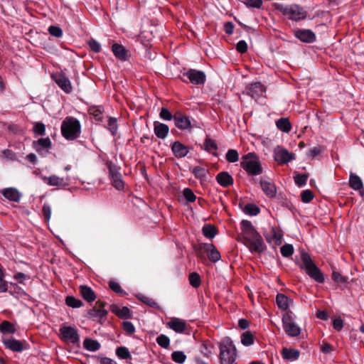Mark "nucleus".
Here are the masks:
<instances>
[{
	"label": "nucleus",
	"instance_id": "obj_60",
	"mask_svg": "<svg viewBox=\"0 0 364 364\" xmlns=\"http://www.w3.org/2000/svg\"><path fill=\"white\" fill-rule=\"evenodd\" d=\"M157 343L164 348H167L170 345L169 338L165 335H160L156 338Z\"/></svg>",
	"mask_w": 364,
	"mask_h": 364
},
{
	"label": "nucleus",
	"instance_id": "obj_56",
	"mask_svg": "<svg viewBox=\"0 0 364 364\" xmlns=\"http://www.w3.org/2000/svg\"><path fill=\"white\" fill-rule=\"evenodd\" d=\"M183 196L188 203H193L197 198L193 191L189 188H186L183 189Z\"/></svg>",
	"mask_w": 364,
	"mask_h": 364
},
{
	"label": "nucleus",
	"instance_id": "obj_38",
	"mask_svg": "<svg viewBox=\"0 0 364 364\" xmlns=\"http://www.w3.org/2000/svg\"><path fill=\"white\" fill-rule=\"evenodd\" d=\"M83 346L87 350L95 352L100 348V344L95 340L86 338L83 342Z\"/></svg>",
	"mask_w": 364,
	"mask_h": 364
},
{
	"label": "nucleus",
	"instance_id": "obj_37",
	"mask_svg": "<svg viewBox=\"0 0 364 364\" xmlns=\"http://www.w3.org/2000/svg\"><path fill=\"white\" fill-rule=\"evenodd\" d=\"M331 279L335 283L337 284L338 286H341L342 284L346 285L348 280V277L343 276L339 272L336 270H333Z\"/></svg>",
	"mask_w": 364,
	"mask_h": 364
},
{
	"label": "nucleus",
	"instance_id": "obj_41",
	"mask_svg": "<svg viewBox=\"0 0 364 364\" xmlns=\"http://www.w3.org/2000/svg\"><path fill=\"white\" fill-rule=\"evenodd\" d=\"M112 185L117 190L121 191L124 188V182L122 180V174L109 178Z\"/></svg>",
	"mask_w": 364,
	"mask_h": 364
},
{
	"label": "nucleus",
	"instance_id": "obj_13",
	"mask_svg": "<svg viewBox=\"0 0 364 364\" xmlns=\"http://www.w3.org/2000/svg\"><path fill=\"white\" fill-rule=\"evenodd\" d=\"M193 85H204L206 80V75L203 71L195 69H189L183 74Z\"/></svg>",
	"mask_w": 364,
	"mask_h": 364
},
{
	"label": "nucleus",
	"instance_id": "obj_59",
	"mask_svg": "<svg viewBox=\"0 0 364 364\" xmlns=\"http://www.w3.org/2000/svg\"><path fill=\"white\" fill-rule=\"evenodd\" d=\"M48 31L52 36L60 38L63 36V30L58 26H50Z\"/></svg>",
	"mask_w": 364,
	"mask_h": 364
},
{
	"label": "nucleus",
	"instance_id": "obj_54",
	"mask_svg": "<svg viewBox=\"0 0 364 364\" xmlns=\"http://www.w3.org/2000/svg\"><path fill=\"white\" fill-rule=\"evenodd\" d=\"M33 131L35 134L38 136L46 135V125L43 122L34 123Z\"/></svg>",
	"mask_w": 364,
	"mask_h": 364
},
{
	"label": "nucleus",
	"instance_id": "obj_29",
	"mask_svg": "<svg viewBox=\"0 0 364 364\" xmlns=\"http://www.w3.org/2000/svg\"><path fill=\"white\" fill-rule=\"evenodd\" d=\"M43 181L51 186H65L68 183L65 181L63 178H60L56 175H52L49 177H43Z\"/></svg>",
	"mask_w": 364,
	"mask_h": 364
},
{
	"label": "nucleus",
	"instance_id": "obj_17",
	"mask_svg": "<svg viewBox=\"0 0 364 364\" xmlns=\"http://www.w3.org/2000/svg\"><path fill=\"white\" fill-rule=\"evenodd\" d=\"M171 149L173 156L180 159L188 155L190 151V146L183 144L180 141H175L171 144Z\"/></svg>",
	"mask_w": 364,
	"mask_h": 364
},
{
	"label": "nucleus",
	"instance_id": "obj_30",
	"mask_svg": "<svg viewBox=\"0 0 364 364\" xmlns=\"http://www.w3.org/2000/svg\"><path fill=\"white\" fill-rule=\"evenodd\" d=\"M350 187L360 192L363 191V183L361 178L355 173H350L349 177Z\"/></svg>",
	"mask_w": 364,
	"mask_h": 364
},
{
	"label": "nucleus",
	"instance_id": "obj_25",
	"mask_svg": "<svg viewBox=\"0 0 364 364\" xmlns=\"http://www.w3.org/2000/svg\"><path fill=\"white\" fill-rule=\"evenodd\" d=\"M201 149L210 154H213L215 156H218V153L215 152L218 149V146L216 143V141L208 136L205 139L203 145L201 146Z\"/></svg>",
	"mask_w": 364,
	"mask_h": 364
},
{
	"label": "nucleus",
	"instance_id": "obj_4",
	"mask_svg": "<svg viewBox=\"0 0 364 364\" xmlns=\"http://www.w3.org/2000/svg\"><path fill=\"white\" fill-rule=\"evenodd\" d=\"M272 6L275 10L280 11L284 16H288L289 19L299 21L306 18V11L298 4L284 5L274 3Z\"/></svg>",
	"mask_w": 364,
	"mask_h": 364
},
{
	"label": "nucleus",
	"instance_id": "obj_26",
	"mask_svg": "<svg viewBox=\"0 0 364 364\" xmlns=\"http://www.w3.org/2000/svg\"><path fill=\"white\" fill-rule=\"evenodd\" d=\"M79 289L81 296L86 301L90 303L96 299V294L91 287L87 285H80Z\"/></svg>",
	"mask_w": 364,
	"mask_h": 364
},
{
	"label": "nucleus",
	"instance_id": "obj_2",
	"mask_svg": "<svg viewBox=\"0 0 364 364\" xmlns=\"http://www.w3.org/2000/svg\"><path fill=\"white\" fill-rule=\"evenodd\" d=\"M300 255L302 261V263L299 264L300 269H304L306 274L315 282L323 284L325 281L324 274L316 265L310 255L303 249L300 250Z\"/></svg>",
	"mask_w": 364,
	"mask_h": 364
},
{
	"label": "nucleus",
	"instance_id": "obj_58",
	"mask_svg": "<svg viewBox=\"0 0 364 364\" xmlns=\"http://www.w3.org/2000/svg\"><path fill=\"white\" fill-rule=\"evenodd\" d=\"M159 116L162 119L165 121H170L173 119L174 117V114L173 115L172 113L166 107H162L161 109Z\"/></svg>",
	"mask_w": 364,
	"mask_h": 364
},
{
	"label": "nucleus",
	"instance_id": "obj_50",
	"mask_svg": "<svg viewBox=\"0 0 364 364\" xmlns=\"http://www.w3.org/2000/svg\"><path fill=\"white\" fill-rule=\"evenodd\" d=\"M192 173L198 179H203L206 177L207 170L201 166H195L193 168Z\"/></svg>",
	"mask_w": 364,
	"mask_h": 364
},
{
	"label": "nucleus",
	"instance_id": "obj_20",
	"mask_svg": "<svg viewBox=\"0 0 364 364\" xmlns=\"http://www.w3.org/2000/svg\"><path fill=\"white\" fill-rule=\"evenodd\" d=\"M112 51L116 58L121 61L128 60L130 57L129 52L125 48V47L117 43H115L112 46Z\"/></svg>",
	"mask_w": 364,
	"mask_h": 364
},
{
	"label": "nucleus",
	"instance_id": "obj_1",
	"mask_svg": "<svg viewBox=\"0 0 364 364\" xmlns=\"http://www.w3.org/2000/svg\"><path fill=\"white\" fill-rule=\"evenodd\" d=\"M242 235L237 239L238 242L246 245L251 252L262 253L266 250V245L260 234L257 231L252 223L247 220L240 223Z\"/></svg>",
	"mask_w": 364,
	"mask_h": 364
},
{
	"label": "nucleus",
	"instance_id": "obj_3",
	"mask_svg": "<svg viewBox=\"0 0 364 364\" xmlns=\"http://www.w3.org/2000/svg\"><path fill=\"white\" fill-rule=\"evenodd\" d=\"M240 166L249 176H258L263 172L259 156L255 152H249L242 157Z\"/></svg>",
	"mask_w": 364,
	"mask_h": 364
},
{
	"label": "nucleus",
	"instance_id": "obj_52",
	"mask_svg": "<svg viewBox=\"0 0 364 364\" xmlns=\"http://www.w3.org/2000/svg\"><path fill=\"white\" fill-rule=\"evenodd\" d=\"M226 160L230 163H235L239 160V154L235 149H229L225 155Z\"/></svg>",
	"mask_w": 364,
	"mask_h": 364
},
{
	"label": "nucleus",
	"instance_id": "obj_42",
	"mask_svg": "<svg viewBox=\"0 0 364 364\" xmlns=\"http://www.w3.org/2000/svg\"><path fill=\"white\" fill-rule=\"evenodd\" d=\"M188 280L190 284L194 288H198L201 284V279L199 274L195 272H191L189 274Z\"/></svg>",
	"mask_w": 364,
	"mask_h": 364
},
{
	"label": "nucleus",
	"instance_id": "obj_48",
	"mask_svg": "<svg viewBox=\"0 0 364 364\" xmlns=\"http://www.w3.org/2000/svg\"><path fill=\"white\" fill-rule=\"evenodd\" d=\"M107 125V129L111 132L112 135L115 136L118 129L117 119L112 117H109Z\"/></svg>",
	"mask_w": 364,
	"mask_h": 364
},
{
	"label": "nucleus",
	"instance_id": "obj_39",
	"mask_svg": "<svg viewBox=\"0 0 364 364\" xmlns=\"http://www.w3.org/2000/svg\"><path fill=\"white\" fill-rule=\"evenodd\" d=\"M309 178V173H295L294 176V182L296 186L299 188L304 186L306 184L307 179Z\"/></svg>",
	"mask_w": 364,
	"mask_h": 364
},
{
	"label": "nucleus",
	"instance_id": "obj_45",
	"mask_svg": "<svg viewBox=\"0 0 364 364\" xmlns=\"http://www.w3.org/2000/svg\"><path fill=\"white\" fill-rule=\"evenodd\" d=\"M241 343L246 346H251L254 343L253 335L250 331H245L241 335Z\"/></svg>",
	"mask_w": 364,
	"mask_h": 364
},
{
	"label": "nucleus",
	"instance_id": "obj_11",
	"mask_svg": "<svg viewBox=\"0 0 364 364\" xmlns=\"http://www.w3.org/2000/svg\"><path fill=\"white\" fill-rule=\"evenodd\" d=\"M274 159L279 164H286L295 159V155L287 149L277 146L274 150Z\"/></svg>",
	"mask_w": 364,
	"mask_h": 364
},
{
	"label": "nucleus",
	"instance_id": "obj_12",
	"mask_svg": "<svg viewBox=\"0 0 364 364\" xmlns=\"http://www.w3.org/2000/svg\"><path fill=\"white\" fill-rule=\"evenodd\" d=\"M265 91L266 87L260 82H255L247 85L242 93L257 100Z\"/></svg>",
	"mask_w": 364,
	"mask_h": 364
},
{
	"label": "nucleus",
	"instance_id": "obj_23",
	"mask_svg": "<svg viewBox=\"0 0 364 364\" xmlns=\"http://www.w3.org/2000/svg\"><path fill=\"white\" fill-rule=\"evenodd\" d=\"M154 132L158 138L164 139L168 134L169 127L167 124L156 121L154 122Z\"/></svg>",
	"mask_w": 364,
	"mask_h": 364
},
{
	"label": "nucleus",
	"instance_id": "obj_15",
	"mask_svg": "<svg viewBox=\"0 0 364 364\" xmlns=\"http://www.w3.org/2000/svg\"><path fill=\"white\" fill-rule=\"evenodd\" d=\"M203 250L208 254L209 259L215 263L221 258L220 252L213 243H201L199 245L198 251Z\"/></svg>",
	"mask_w": 364,
	"mask_h": 364
},
{
	"label": "nucleus",
	"instance_id": "obj_57",
	"mask_svg": "<svg viewBox=\"0 0 364 364\" xmlns=\"http://www.w3.org/2000/svg\"><path fill=\"white\" fill-rule=\"evenodd\" d=\"M314 197V193L311 190L306 189L301 193V199L303 203H309L313 200Z\"/></svg>",
	"mask_w": 364,
	"mask_h": 364
},
{
	"label": "nucleus",
	"instance_id": "obj_6",
	"mask_svg": "<svg viewBox=\"0 0 364 364\" xmlns=\"http://www.w3.org/2000/svg\"><path fill=\"white\" fill-rule=\"evenodd\" d=\"M220 360L221 364H232L237 357L236 348L229 338H225L220 343Z\"/></svg>",
	"mask_w": 364,
	"mask_h": 364
},
{
	"label": "nucleus",
	"instance_id": "obj_36",
	"mask_svg": "<svg viewBox=\"0 0 364 364\" xmlns=\"http://www.w3.org/2000/svg\"><path fill=\"white\" fill-rule=\"evenodd\" d=\"M106 166L108 169L109 178H112L121 174V168L117 166L112 161H107Z\"/></svg>",
	"mask_w": 364,
	"mask_h": 364
},
{
	"label": "nucleus",
	"instance_id": "obj_28",
	"mask_svg": "<svg viewBox=\"0 0 364 364\" xmlns=\"http://www.w3.org/2000/svg\"><path fill=\"white\" fill-rule=\"evenodd\" d=\"M6 348L16 352H21L23 350V343L20 341H17L14 338L2 340Z\"/></svg>",
	"mask_w": 364,
	"mask_h": 364
},
{
	"label": "nucleus",
	"instance_id": "obj_63",
	"mask_svg": "<svg viewBox=\"0 0 364 364\" xmlns=\"http://www.w3.org/2000/svg\"><path fill=\"white\" fill-rule=\"evenodd\" d=\"M90 114H92L94 116L95 120H97V121L102 120V111L101 107H93L90 109Z\"/></svg>",
	"mask_w": 364,
	"mask_h": 364
},
{
	"label": "nucleus",
	"instance_id": "obj_10",
	"mask_svg": "<svg viewBox=\"0 0 364 364\" xmlns=\"http://www.w3.org/2000/svg\"><path fill=\"white\" fill-rule=\"evenodd\" d=\"M52 146V142L49 137L41 138L32 142L33 149L42 156H46L50 152L49 149Z\"/></svg>",
	"mask_w": 364,
	"mask_h": 364
},
{
	"label": "nucleus",
	"instance_id": "obj_22",
	"mask_svg": "<svg viewBox=\"0 0 364 364\" xmlns=\"http://www.w3.org/2000/svg\"><path fill=\"white\" fill-rule=\"evenodd\" d=\"M168 326L177 333H188L189 328L182 320H170Z\"/></svg>",
	"mask_w": 364,
	"mask_h": 364
},
{
	"label": "nucleus",
	"instance_id": "obj_32",
	"mask_svg": "<svg viewBox=\"0 0 364 364\" xmlns=\"http://www.w3.org/2000/svg\"><path fill=\"white\" fill-rule=\"evenodd\" d=\"M239 207L243 210V212L251 216H256L260 213L259 208L253 203H247L243 206V203L240 202Z\"/></svg>",
	"mask_w": 364,
	"mask_h": 364
},
{
	"label": "nucleus",
	"instance_id": "obj_49",
	"mask_svg": "<svg viewBox=\"0 0 364 364\" xmlns=\"http://www.w3.org/2000/svg\"><path fill=\"white\" fill-rule=\"evenodd\" d=\"M109 287L115 293L118 294L120 296L127 295V292L122 289L119 283L114 281H109Z\"/></svg>",
	"mask_w": 364,
	"mask_h": 364
},
{
	"label": "nucleus",
	"instance_id": "obj_24",
	"mask_svg": "<svg viewBox=\"0 0 364 364\" xmlns=\"http://www.w3.org/2000/svg\"><path fill=\"white\" fill-rule=\"evenodd\" d=\"M216 181L223 187H228L233 184V178L227 171L219 173L215 177Z\"/></svg>",
	"mask_w": 364,
	"mask_h": 364
},
{
	"label": "nucleus",
	"instance_id": "obj_64",
	"mask_svg": "<svg viewBox=\"0 0 364 364\" xmlns=\"http://www.w3.org/2000/svg\"><path fill=\"white\" fill-rule=\"evenodd\" d=\"M248 46L245 41L241 40L236 45V50L238 53L242 54L247 51Z\"/></svg>",
	"mask_w": 364,
	"mask_h": 364
},
{
	"label": "nucleus",
	"instance_id": "obj_31",
	"mask_svg": "<svg viewBox=\"0 0 364 364\" xmlns=\"http://www.w3.org/2000/svg\"><path fill=\"white\" fill-rule=\"evenodd\" d=\"M3 196L9 200L18 202L21 199V193L14 188H7L2 191Z\"/></svg>",
	"mask_w": 364,
	"mask_h": 364
},
{
	"label": "nucleus",
	"instance_id": "obj_16",
	"mask_svg": "<svg viewBox=\"0 0 364 364\" xmlns=\"http://www.w3.org/2000/svg\"><path fill=\"white\" fill-rule=\"evenodd\" d=\"M294 35L299 41L306 43H311L316 40V34L310 29H295Z\"/></svg>",
	"mask_w": 364,
	"mask_h": 364
},
{
	"label": "nucleus",
	"instance_id": "obj_14",
	"mask_svg": "<svg viewBox=\"0 0 364 364\" xmlns=\"http://www.w3.org/2000/svg\"><path fill=\"white\" fill-rule=\"evenodd\" d=\"M52 79L65 93L69 94L73 90L71 82L68 77L62 72L53 73Z\"/></svg>",
	"mask_w": 364,
	"mask_h": 364
},
{
	"label": "nucleus",
	"instance_id": "obj_51",
	"mask_svg": "<svg viewBox=\"0 0 364 364\" xmlns=\"http://www.w3.org/2000/svg\"><path fill=\"white\" fill-rule=\"evenodd\" d=\"M172 360L177 363H183L186 359V355L183 351H173L171 354Z\"/></svg>",
	"mask_w": 364,
	"mask_h": 364
},
{
	"label": "nucleus",
	"instance_id": "obj_35",
	"mask_svg": "<svg viewBox=\"0 0 364 364\" xmlns=\"http://www.w3.org/2000/svg\"><path fill=\"white\" fill-rule=\"evenodd\" d=\"M203 235L208 239H213L218 234V229L211 224H205L202 228Z\"/></svg>",
	"mask_w": 364,
	"mask_h": 364
},
{
	"label": "nucleus",
	"instance_id": "obj_21",
	"mask_svg": "<svg viewBox=\"0 0 364 364\" xmlns=\"http://www.w3.org/2000/svg\"><path fill=\"white\" fill-rule=\"evenodd\" d=\"M109 311L114 314L119 318H132L130 309L127 306L120 308L117 304H112L109 306Z\"/></svg>",
	"mask_w": 364,
	"mask_h": 364
},
{
	"label": "nucleus",
	"instance_id": "obj_7",
	"mask_svg": "<svg viewBox=\"0 0 364 364\" xmlns=\"http://www.w3.org/2000/svg\"><path fill=\"white\" fill-rule=\"evenodd\" d=\"M175 126L181 130L191 129L193 127H199L197 121L192 117L186 115L181 112H176L173 117Z\"/></svg>",
	"mask_w": 364,
	"mask_h": 364
},
{
	"label": "nucleus",
	"instance_id": "obj_47",
	"mask_svg": "<svg viewBox=\"0 0 364 364\" xmlns=\"http://www.w3.org/2000/svg\"><path fill=\"white\" fill-rule=\"evenodd\" d=\"M213 350V345L208 341H203L201 344L200 352L206 357H209Z\"/></svg>",
	"mask_w": 364,
	"mask_h": 364
},
{
	"label": "nucleus",
	"instance_id": "obj_27",
	"mask_svg": "<svg viewBox=\"0 0 364 364\" xmlns=\"http://www.w3.org/2000/svg\"><path fill=\"white\" fill-rule=\"evenodd\" d=\"M260 186L264 193L269 198H274L276 196L277 188L274 183L260 180Z\"/></svg>",
	"mask_w": 364,
	"mask_h": 364
},
{
	"label": "nucleus",
	"instance_id": "obj_62",
	"mask_svg": "<svg viewBox=\"0 0 364 364\" xmlns=\"http://www.w3.org/2000/svg\"><path fill=\"white\" fill-rule=\"evenodd\" d=\"M87 44L90 50L96 53H100L101 50V46L96 40L91 38L87 41Z\"/></svg>",
	"mask_w": 364,
	"mask_h": 364
},
{
	"label": "nucleus",
	"instance_id": "obj_44",
	"mask_svg": "<svg viewBox=\"0 0 364 364\" xmlns=\"http://www.w3.org/2000/svg\"><path fill=\"white\" fill-rule=\"evenodd\" d=\"M136 296L141 301L146 304L149 306L151 308L159 309V306L153 299L141 294H138Z\"/></svg>",
	"mask_w": 364,
	"mask_h": 364
},
{
	"label": "nucleus",
	"instance_id": "obj_61",
	"mask_svg": "<svg viewBox=\"0 0 364 364\" xmlns=\"http://www.w3.org/2000/svg\"><path fill=\"white\" fill-rule=\"evenodd\" d=\"M122 327L123 330L129 335H132L135 331L134 325L128 321H123L122 323Z\"/></svg>",
	"mask_w": 364,
	"mask_h": 364
},
{
	"label": "nucleus",
	"instance_id": "obj_19",
	"mask_svg": "<svg viewBox=\"0 0 364 364\" xmlns=\"http://www.w3.org/2000/svg\"><path fill=\"white\" fill-rule=\"evenodd\" d=\"M285 333L291 337L297 336L301 333V328L294 320H282Z\"/></svg>",
	"mask_w": 364,
	"mask_h": 364
},
{
	"label": "nucleus",
	"instance_id": "obj_9",
	"mask_svg": "<svg viewBox=\"0 0 364 364\" xmlns=\"http://www.w3.org/2000/svg\"><path fill=\"white\" fill-rule=\"evenodd\" d=\"M293 300L286 296L284 294L278 293L276 296V303L279 309H281L284 314L282 318H294L296 316L294 313L289 309Z\"/></svg>",
	"mask_w": 364,
	"mask_h": 364
},
{
	"label": "nucleus",
	"instance_id": "obj_8",
	"mask_svg": "<svg viewBox=\"0 0 364 364\" xmlns=\"http://www.w3.org/2000/svg\"><path fill=\"white\" fill-rule=\"evenodd\" d=\"M59 337L67 343L77 344L80 341V337L77 330L75 327L63 324L59 329Z\"/></svg>",
	"mask_w": 364,
	"mask_h": 364
},
{
	"label": "nucleus",
	"instance_id": "obj_55",
	"mask_svg": "<svg viewBox=\"0 0 364 364\" xmlns=\"http://www.w3.org/2000/svg\"><path fill=\"white\" fill-rule=\"evenodd\" d=\"M281 254L284 257H289L294 253V247L290 244H285L280 248Z\"/></svg>",
	"mask_w": 364,
	"mask_h": 364
},
{
	"label": "nucleus",
	"instance_id": "obj_43",
	"mask_svg": "<svg viewBox=\"0 0 364 364\" xmlns=\"http://www.w3.org/2000/svg\"><path fill=\"white\" fill-rule=\"evenodd\" d=\"M15 331L14 326L6 320L0 324V332L3 333H14Z\"/></svg>",
	"mask_w": 364,
	"mask_h": 364
},
{
	"label": "nucleus",
	"instance_id": "obj_5",
	"mask_svg": "<svg viewBox=\"0 0 364 364\" xmlns=\"http://www.w3.org/2000/svg\"><path fill=\"white\" fill-rule=\"evenodd\" d=\"M81 132L80 121L73 117H67L61 124V134L67 140L77 139Z\"/></svg>",
	"mask_w": 364,
	"mask_h": 364
},
{
	"label": "nucleus",
	"instance_id": "obj_40",
	"mask_svg": "<svg viewBox=\"0 0 364 364\" xmlns=\"http://www.w3.org/2000/svg\"><path fill=\"white\" fill-rule=\"evenodd\" d=\"M65 304L72 308H79L83 306V303L80 299H76L73 296H68L65 297Z\"/></svg>",
	"mask_w": 364,
	"mask_h": 364
},
{
	"label": "nucleus",
	"instance_id": "obj_33",
	"mask_svg": "<svg viewBox=\"0 0 364 364\" xmlns=\"http://www.w3.org/2000/svg\"><path fill=\"white\" fill-rule=\"evenodd\" d=\"M282 355L284 359L292 361L299 358L300 353L296 349L284 348L282 350Z\"/></svg>",
	"mask_w": 364,
	"mask_h": 364
},
{
	"label": "nucleus",
	"instance_id": "obj_34",
	"mask_svg": "<svg viewBox=\"0 0 364 364\" xmlns=\"http://www.w3.org/2000/svg\"><path fill=\"white\" fill-rule=\"evenodd\" d=\"M276 125L283 132L289 133L291 129V124L288 118L282 117L277 119Z\"/></svg>",
	"mask_w": 364,
	"mask_h": 364
},
{
	"label": "nucleus",
	"instance_id": "obj_53",
	"mask_svg": "<svg viewBox=\"0 0 364 364\" xmlns=\"http://www.w3.org/2000/svg\"><path fill=\"white\" fill-rule=\"evenodd\" d=\"M117 355L121 359L131 358V354L127 348L121 346L116 349Z\"/></svg>",
	"mask_w": 364,
	"mask_h": 364
},
{
	"label": "nucleus",
	"instance_id": "obj_46",
	"mask_svg": "<svg viewBox=\"0 0 364 364\" xmlns=\"http://www.w3.org/2000/svg\"><path fill=\"white\" fill-rule=\"evenodd\" d=\"M10 294H13L16 298L20 299L23 295V291L21 287H18L16 284L11 283L8 287V290Z\"/></svg>",
	"mask_w": 364,
	"mask_h": 364
},
{
	"label": "nucleus",
	"instance_id": "obj_18",
	"mask_svg": "<svg viewBox=\"0 0 364 364\" xmlns=\"http://www.w3.org/2000/svg\"><path fill=\"white\" fill-rule=\"evenodd\" d=\"M105 302L97 301L96 306L87 311V314L91 317L103 318L108 314V311L105 309Z\"/></svg>",
	"mask_w": 364,
	"mask_h": 364
}]
</instances>
